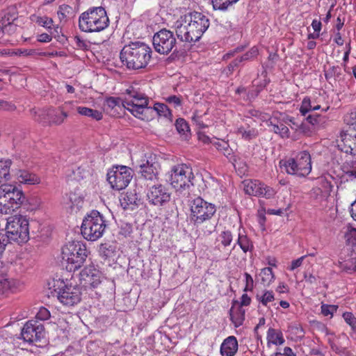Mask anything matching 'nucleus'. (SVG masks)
Returning <instances> with one entry per match:
<instances>
[{
  "instance_id": "nucleus-1",
  "label": "nucleus",
  "mask_w": 356,
  "mask_h": 356,
  "mask_svg": "<svg viewBox=\"0 0 356 356\" xmlns=\"http://www.w3.org/2000/svg\"><path fill=\"white\" fill-rule=\"evenodd\" d=\"M190 221L204 236H209L216 229L218 219L216 204L197 197L190 201Z\"/></svg>"
},
{
  "instance_id": "nucleus-2",
  "label": "nucleus",
  "mask_w": 356,
  "mask_h": 356,
  "mask_svg": "<svg viewBox=\"0 0 356 356\" xmlns=\"http://www.w3.org/2000/svg\"><path fill=\"white\" fill-rule=\"evenodd\" d=\"M209 19L198 12L181 16L175 23L176 35L181 41L195 42L198 41L209 27Z\"/></svg>"
},
{
  "instance_id": "nucleus-3",
  "label": "nucleus",
  "mask_w": 356,
  "mask_h": 356,
  "mask_svg": "<svg viewBox=\"0 0 356 356\" xmlns=\"http://www.w3.org/2000/svg\"><path fill=\"white\" fill-rule=\"evenodd\" d=\"M152 49L142 42H130L120 51L122 63L129 70H140L146 67L152 58Z\"/></svg>"
},
{
  "instance_id": "nucleus-4",
  "label": "nucleus",
  "mask_w": 356,
  "mask_h": 356,
  "mask_svg": "<svg viewBox=\"0 0 356 356\" xmlns=\"http://www.w3.org/2000/svg\"><path fill=\"white\" fill-rule=\"evenodd\" d=\"M109 25L106 10L102 7H91L79 17V28L86 33L100 32Z\"/></svg>"
},
{
  "instance_id": "nucleus-5",
  "label": "nucleus",
  "mask_w": 356,
  "mask_h": 356,
  "mask_svg": "<svg viewBox=\"0 0 356 356\" xmlns=\"http://www.w3.org/2000/svg\"><path fill=\"white\" fill-rule=\"evenodd\" d=\"M125 93L129 97L125 99L124 108L136 118L149 121L150 118L148 113L152 112L153 110L152 107L147 106L149 100L147 96L144 93L138 91L134 86L127 88Z\"/></svg>"
},
{
  "instance_id": "nucleus-6",
  "label": "nucleus",
  "mask_w": 356,
  "mask_h": 356,
  "mask_svg": "<svg viewBox=\"0 0 356 356\" xmlns=\"http://www.w3.org/2000/svg\"><path fill=\"white\" fill-rule=\"evenodd\" d=\"M87 256L86 247L82 242H68L62 248L63 266L67 271H75L83 264Z\"/></svg>"
},
{
  "instance_id": "nucleus-7",
  "label": "nucleus",
  "mask_w": 356,
  "mask_h": 356,
  "mask_svg": "<svg viewBox=\"0 0 356 356\" xmlns=\"http://www.w3.org/2000/svg\"><path fill=\"white\" fill-rule=\"evenodd\" d=\"M106 227V220L102 214L97 210H92L83 218L81 231L83 238L88 241H95L100 238Z\"/></svg>"
},
{
  "instance_id": "nucleus-8",
  "label": "nucleus",
  "mask_w": 356,
  "mask_h": 356,
  "mask_svg": "<svg viewBox=\"0 0 356 356\" xmlns=\"http://www.w3.org/2000/svg\"><path fill=\"white\" fill-rule=\"evenodd\" d=\"M280 166L289 175L305 177L312 170L310 154L307 151H302L295 157L282 159Z\"/></svg>"
},
{
  "instance_id": "nucleus-9",
  "label": "nucleus",
  "mask_w": 356,
  "mask_h": 356,
  "mask_svg": "<svg viewBox=\"0 0 356 356\" xmlns=\"http://www.w3.org/2000/svg\"><path fill=\"white\" fill-rule=\"evenodd\" d=\"M5 229L7 241L21 243H26L29 239V222L25 216L10 217Z\"/></svg>"
},
{
  "instance_id": "nucleus-10",
  "label": "nucleus",
  "mask_w": 356,
  "mask_h": 356,
  "mask_svg": "<svg viewBox=\"0 0 356 356\" xmlns=\"http://www.w3.org/2000/svg\"><path fill=\"white\" fill-rule=\"evenodd\" d=\"M26 201L22 190L15 185L2 184L0 186V211L7 213V209L15 210Z\"/></svg>"
},
{
  "instance_id": "nucleus-11",
  "label": "nucleus",
  "mask_w": 356,
  "mask_h": 356,
  "mask_svg": "<svg viewBox=\"0 0 356 356\" xmlns=\"http://www.w3.org/2000/svg\"><path fill=\"white\" fill-rule=\"evenodd\" d=\"M167 181L177 191L185 190L193 185L194 175L190 166L179 163L171 167L167 172Z\"/></svg>"
},
{
  "instance_id": "nucleus-12",
  "label": "nucleus",
  "mask_w": 356,
  "mask_h": 356,
  "mask_svg": "<svg viewBox=\"0 0 356 356\" xmlns=\"http://www.w3.org/2000/svg\"><path fill=\"white\" fill-rule=\"evenodd\" d=\"M132 177V170L125 165L113 167L107 173V181L112 188L118 191L125 188Z\"/></svg>"
},
{
  "instance_id": "nucleus-13",
  "label": "nucleus",
  "mask_w": 356,
  "mask_h": 356,
  "mask_svg": "<svg viewBox=\"0 0 356 356\" xmlns=\"http://www.w3.org/2000/svg\"><path fill=\"white\" fill-rule=\"evenodd\" d=\"M154 48L160 54H168L176 51L177 40L173 32L163 29L154 33L152 39Z\"/></svg>"
},
{
  "instance_id": "nucleus-14",
  "label": "nucleus",
  "mask_w": 356,
  "mask_h": 356,
  "mask_svg": "<svg viewBox=\"0 0 356 356\" xmlns=\"http://www.w3.org/2000/svg\"><path fill=\"white\" fill-rule=\"evenodd\" d=\"M137 163L138 172L144 179L150 181L157 179L159 164L156 161L155 155L145 154Z\"/></svg>"
},
{
  "instance_id": "nucleus-15",
  "label": "nucleus",
  "mask_w": 356,
  "mask_h": 356,
  "mask_svg": "<svg viewBox=\"0 0 356 356\" xmlns=\"http://www.w3.org/2000/svg\"><path fill=\"white\" fill-rule=\"evenodd\" d=\"M245 194L267 199L275 195V191L257 179H246L242 182Z\"/></svg>"
},
{
  "instance_id": "nucleus-16",
  "label": "nucleus",
  "mask_w": 356,
  "mask_h": 356,
  "mask_svg": "<svg viewBox=\"0 0 356 356\" xmlns=\"http://www.w3.org/2000/svg\"><path fill=\"white\" fill-rule=\"evenodd\" d=\"M55 289L58 300L66 306H74L81 301V292L76 285L65 284L62 287Z\"/></svg>"
},
{
  "instance_id": "nucleus-17",
  "label": "nucleus",
  "mask_w": 356,
  "mask_h": 356,
  "mask_svg": "<svg viewBox=\"0 0 356 356\" xmlns=\"http://www.w3.org/2000/svg\"><path fill=\"white\" fill-rule=\"evenodd\" d=\"M44 337V326L37 320L27 321L21 331V338L28 343L40 341Z\"/></svg>"
},
{
  "instance_id": "nucleus-18",
  "label": "nucleus",
  "mask_w": 356,
  "mask_h": 356,
  "mask_svg": "<svg viewBox=\"0 0 356 356\" xmlns=\"http://www.w3.org/2000/svg\"><path fill=\"white\" fill-rule=\"evenodd\" d=\"M104 276L94 266H86L79 273L80 284L85 289L97 287L102 282Z\"/></svg>"
},
{
  "instance_id": "nucleus-19",
  "label": "nucleus",
  "mask_w": 356,
  "mask_h": 356,
  "mask_svg": "<svg viewBox=\"0 0 356 356\" xmlns=\"http://www.w3.org/2000/svg\"><path fill=\"white\" fill-rule=\"evenodd\" d=\"M147 197L150 204L161 207L170 202L171 195L168 189L159 184L149 188Z\"/></svg>"
},
{
  "instance_id": "nucleus-20",
  "label": "nucleus",
  "mask_w": 356,
  "mask_h": 356,
  "mask_svg": "<svg viewBox=\"0 0 356 356\" xmlns=\"http://www.w3.org/2000/svg\"><path fill=\"white\" fill-rule=\"evenodd\" d=\"M338 146L341 151L356 155V131L355 127H350L347 130L341 131L340 143Z\"/></svg>"
},
{
  "instance_id": "nucleus-21",
  "label": "nucleus",
  "mask_w": 356,
  "mask_h": 356,
  "mask_svg": "<svg viewBox=\"0 0 356 356\" xmlns=\"http://www.w3.org/2000/svg\"><path fill=\"white\" fill-rule=\"evenodd\" d=\"M233 241V235L231 231L224 230L221 232L216 239L215 250H218L223 254L222 257L228 259L231 251H227L229 247Z\"/></svg>"
},
{
  "instance_id": "nucleus-22",
  "label": "nucleus",
  "mask_w": 356,
  "mask_h": 356,
  "mask_svg": "<svg viewBox=\"0 0 356 356\" xmlns=\"http://www.w3.org/2000/svg\"><path fill=\"white\" fill-rule=\"evenodd\" d=\"M238 348V341L234 336L227 337L220 346L222 356H234Z\"/></svg>"
},
{
  "instance_id": "nucleus-23",
  "label": "nucleus",
  "mask_w": 356,
  "mask_h": 356,
  "mask_svg": "<svg viewBox=\"0 0 356 356\" xmlns=\"http://www.w3.org/2000/svg\"><path fill=\"white\" fill-rule=\"evenodd\" d=\"M341 338H343L346 340H348V337L346 334H341L338 337H329L327 342L333 352L339 355L340 356H351L350 353L346 347H343L339 344L338 341Z\"/></svg>"
},
{
  "instance_id": "nucleus-24",
  "label": "nucleus",
  "mask_w": 356,
  "mask_h": 356,
  "mask_svg": "<svg viewBox=\"0 0 356 356\" xmlns=\"http://www.w3.org/2000/svg\"><path fill=\"white\" fill-rule=\"evenodd\" d=\"M245 310L241 306L233 305L229 310L230 319L236 327L243 325L245 321Z\"/></svg>"
},
{
  "instance_id": "nucleus-25",
  "label": "nucleus",
  "mask_w": 356,
  "mask_h": 356,
  "mask_svg": "<svg viewBox=\"0 0 356 356\" xmlns=\"http://www.w3.org/2000/svg\"><path fill=\"white\" fill-rule=\"evenodd\" d=\"M18 182L24 184L34 185L40 182V179L35 174L20 170L16 175Z\"/></svg>"
},
{
  "instance_id": "nucleus-26",
  "label": "nucleus",
  "mask_w": 356,
  "mask_h": 356,
  "mask_svg": "<svg viewBox=\"0 0 356 356\" xmlns=\"http://www.w3.org/2000/svg\"><path fill=\"white\" fill-rule=\"evenodd\" d=\"M267 344L269 346L270 343L275 345H282L285 340L283 337L282 332L273 328H269L267 332Z\"/></svg>"
},
{
  "instance_id": "nucleus-27",
  "label": "nucleus",
  "mask_w": 356,
  "mask_h": 356,
  "mask_svg": "<svg viewBox=\"0 0 356 356\" xmlns=\"http://www.w3.org/2000/svg\"><path fill=\"white\" fill-rule=\"evenodd\" d=\"M14 19L11 15H4L3 17L0 16V32L8 34L15 32L16 26L12 23Z\"/></svg>"
},
{
  "instance_id": "nucleus-28",
  "label": "nucleus",
  "mask_w": 356,
  "mask_h": 356,
  "mask_svg": "<svg viewBox=\"0 0 356 356\" xmlns=\"http://www.w3.org/2000/svg\"><path fill=\"white\" fill-rule=\"evenodd\" d=\"M213 145L220 152L223 153V154L235 165L236 162V159L235 156L232 155V150L229 148V146L227 143L223 140H218L213 142Z\"/></svg>"
},
{
  "instance_id": "nucleus-29",
  "label": "nucleus",
  "mask_w": 356,
  "mask_h": 356,
  "mask_svg": "<svg viewBox=\"0 0 356 356\" xmlns=\"http://www.w3.org/2000/svg\"><path fill=\"white\" fill-rule=\"evenodd\" d=\"M236 243L239 245L241 249L244 253L252 252L254 249V245L252 241L248 237L246 234L239 232Z\"/></svg>"
},
{
  "instance_id": "nucleus-30",
  "label": "nucleus",
  "mask_w": 356,
  "mask_h": 356,
  "mask_svg": "<svg viewBox=\"0 0 356 356\" xmlns=\"http://www.w3.org/2000/svg\"><path fill=\"white\" fill-rule=\"evenodd\" d=\"M12 161L9 159L0 160V182L10 178V166Z\"/></svg>"
},
{
  "instance_id": "nucleus-31",
  "label": "nucleus",
  "mask_w": 356,
  "mask_h": 356,
  "mask_svg": "<svg viewBox=\"0 0 356 356\" xmlns=\"http://www.w3.org/2000/svg\"><path fill=\"white\" fill-rule=\"evenodd\" d=\"M152 109L153 111L148 113L150 120L153 118L154 113L165 118L170 117L172 115L171 111L168 108V106L163 103H156L154 105V107H152Z\"/></svg>"
},
{
  "instance_id": "nucleus-32",
  "label": "nucleus",
  "mask_w": 356,
  "mask_h": 356,
  "mask_svg": "<svg viewBox=\"0 0 356 356\" xmlns=\"http://www.w3.org/2000/svg\"><path fill=\"white\" fill-rule=\"evenodd\" d=\"M76 111L80 115L89 117L97 121L102 120L103 117L102 112L85 106H78Z\"/></svg>"
},
{
  "instance_id": "nucleus-33",
  "label": "nucleus",
  "mask_w": 356,
  "mask_h": 356,
  "mask_svg": "<svg viewBox=\"0 0 356 356\" xmlns=\"http://www.w3.org/2000/svg\"><path fill=\"white\" fill-rule=\"evenodd\" d=\"M11 287V281L7 275L5 267L0 268V295L3 294Z\"/></svg>"
},
{
  "instance_id": "nucleus-34",
  "label": "nucleus",
  "mask_w": 356,
  "mask_h": 356,
  "mask_svg": "<svg viewBox=\"0 0 356 356\" xmlns=\"http://www.w3.org/2000/svg\"><path fill=\"white\" fill-rule=\"evenodd\" d=\"M239 0H211L214 10L220 11H227Z\"/></svg>"
},
{
  "instance_id": "nucleus-35",
  "label": "nucleus",
  "mask_w": 356,
  "mask_h": 356,
  "mask_svg": "<svg viewBox=\"0 0 356 356\" xmlns=\"http://www.w3.org/2000/svg\"><path fill=\"white\" fill-rule=\"evenodd\" d=\"M30 19L32 22H35L47 30L52 29L54 21L51 18L47 16L41 17L36 15H31Z\"/></svg>"
},
{
  "instance_id": "nucleus-36",
  "label": "nucleus",
  "mask_w": 356,
  "mask_h": 356,
  "mask_svg": "<svg viewBox=\"0 0 356 356\" xmlns=\"http://www.w3.org/2000/svg\"><path fill=\"white\" fill-rule=\"evenodd\" d=\"M236 133L245 140H250L255 138L258 135L257 130L254 128H250V127H240L238 128Z\"/></svg>"
},
{
  "instance_id": "nucleus-37",
  "label": "nucleus",
  "mask_w": 356,
  "mask_h": 356,
  "mask_svg": "<svg viewBox=\"0 0 356 356\" xmlns=\"http://www.w3.org/2000/svg\"><path fill=\"white\" fill-rule=\"evenodd\" d=\"M270 124L273 127L272 131L275 134H278L283 138H289L290 131L286 126L287 124H284V122L282 121L279 122L277 124H274L273 122H270Z\"/></svg>"
},
{
  "instance_id": "nucleus-38",
  "label": "nucleus",
  "mask_w": 356,
  "mask_h": 356,
  "mask_svg": "<svg viewBox=\"0 0 356 356\" xmlns=\"http://www.w3.org/2000/svg\"><path fill=\"white\" fill-rule=\"evenodd\" d=\"M261 284L265 286H268L275 280V276L272 268L270 267L264 268L259 273Z\"/></svg>"
},
{
  "instance_id": "nucleus-39",
  "label": "nucleus",
  "mask_w": 356,
  "mask_h": 356,
  "mask_svg": "<svg viewBox=\"0 0 356 356\" xmlns=\"http://www.w3.org/2000/svg\"><path fill=\"white\" fill-rule=\"evenodd\" d=\"M335 265L337 266L341 271L350 273L353 271H356V258L345 261H338Z\"/></svg>"
},
{
  "instance_id": "nucleus-40",
  "label": "nucleus",
  "mask_w": 356,
  "mask_h": 356,
  "mask_svg": "<svg viewBox=\"0 0 356 356\" xmlns=\"http://www.w3.org/2000/svg\"><path fill=\"white\" fill-rule=\"evenodd\" d=\"M343 318L345 322L351 327L352 332L350 333V337L356 339V317L351 312H344Z\"/></svg>"
},
{
  "instance_id": "nucleus-41",
  "label": "nucleus",
  "mask_w": 356,
  "mask_h": 356,
  "mask_svg": "<svg viewBox=\"0 0 356 356\" xmlns=\"http://www.w3.org/2000/svg\"><path fill=\"white\" fill-rule=\"evenodd\" d=\"M320 108V105H312L310 99L309 97H305L302 102L300 112L302 115H305L309 111H317Z\"/></svg>"
},
{
  "instance_id": "nucleus-42",
  "label": "nucleus",
  "mask_w": 356,
  "mask_h": 356,
  "mask_svg": "<svg viewBox=\"0 0 356 356\" xmlns=\"http://www.w3.org/2000/svg\"><path fill=\"white\" fill-rule=\"evenodd\" d=\"M257 300L264 306H267L269 302L275 300L274 293L272 291H264L261 293H257Z\"/></svg>"
},
{
  "instance_id": "nucleus-43",
  "label": "nucleus",
  "mask_w": 356,
  "mask_h": 356,
  "mask_svg": "<svg viewBox=\"0 0 356 356\" xmlns=\"http://www.w3.org/2000/svg\"><path fill=\"white\" fill-rule=\"evenodd\" d=\"M89 175L88 170H86L84 168L77 167L76 169H72V172L67 175V176L71 179L76 181H81Z\"/></svg>"
},
{
  "instance_id": "nucleus-44",
  "label": "nucleus",
  "mask_w": 356,
  "mask_h": 356,
  "mask_svg": "<svg viewBox=\"0 0 356 356\" xmlns=\"http://www.w3.org/2000/svg\"><path fill=\"white\" fill-rule=\"evenodd\" d=\"M69 200L71 203V208L76 210H79L83 204V197L76 193H70L69 195Z\"/></svg>"
},
{
  "instance_id": "nucleus-45",
  "label": "nucleus",
  "mask_w": 356,
  "mask_h": 356,
  "mask_svg": "<svg viewBox=\"0 0 356 356\" xmlns=\"http://www.w3.org/2000/svg\"><path fill=\"white\" fill-rule=\"evenodd\" d=\"M282 122L284 124L289 126L292 129L298 130V129H303L305 127V122H302L301 124L296 122L295 118L289 115L283 116L282 119Z\"/></svg>"
},
{
  "instance_id": "nucleus-46",
  "label": "nucleus",
  "mask_w": 356,
  "mask_h": 356,
  "mask_svg": "<svg viewBox=\"0 0 356 356\" xmlns=\"http://www.w3.org/2000/svg\"><path fill=\"white\" fill-rule=\"evenodd\" d=\"M175 127L180 134L186 135L190 131V128L184 118H178L175 122Z\"/></svg>"
},
{
  "instance_id": "nucleus-47",
  "label": "nucleus",
  "mask_w": 356,
  "mask_h": 356,
  "mask_svg": "<svg viewBox=\"0 0 356 356\" xmlns=\"http://www.w3.org/2000/svg\"><path fill=\"white\" fill-rule=\"evenodd\" d=\"M124 104H125V99L122 100L119 97H110L106 99V104L111 108H115L116 107L124 108Z\"/></svg>"
},
{
  "instance_id": "nucleus-48",
  "label": "nucleus",
  "mask_w": 356,
  "mask_h": 356,
  "mask_svg": "<svg viewBox=\"0 0 356 356\" xmlns=\"http://www.w3.org/2000/svg\"><path fill=\"white\" fill-rule=\"evenodd\" d=\"M67 113L65 111L55 112L52 116L50 117V120L52 124L59 125L62 124L67 118Z\"/></svg>"
},
{
  "instance_id": "nucleus-49",
  "label": "nucleus",
  "mask_w": 356,
  "mask_h": 356,
  "mask_svg": "<svg viewBox=\"0 0 356 356\" xmlns=\"http://www.w3.org/2000/svg\"><path fill=\"white\" fill-rule=\"evenodd\" d=\"M338 306L323 304L321 305V313L325 316L332 317L333 314L337 312Z\"/></svg>"
},
{
  "instance_id": "nucleus-50",
  "label": "nucleus",
  "mask_w": 356,
  "mask_h": 356,
  "mask_svg": "<svg viewBox=\"0 0 356 356\" xmlns=\"http://www.w3.org/2000/svg\"><path fill=\"white\" fill-rule=\"evenodd\" d=\"M123 200L124 201V203L126 204V205L124 206V209L125 208L133 209L132 206L136 205V202L138 200V198H137L136 194L130 193H127L123 197Z\"/></svg>"
},
{
  "instance_id": "nucleus-51",
  "label": "nucleus",
  "mask_w": 356,
  "mask_h": 356,
  "mask_svg": "<svg viewBox=\"0 0 356 356\" xmlns=\"http://www.w3.org/2000/svg\"><path fill=\"white\" fill-rule=\"evenodd\" d=\"M258 54V49L255 47H252L248 52L238 58L241 63L250 60L254 58Z\"/></svg>"
},
{
  "instance_id": "nucleus-52",
  "label": "nucleus",
  "mask_w": 356,
  "mask_h": 356,
  "mask_svg": "<svg viewBox=\"0 0 356 356\" xmlns=\"http://www.w3.org/2000/svg\"><path fill=\"white\" fill-rule=\"evenodd\" d=\"M167 103L172 105L175 108H177L182 104V98L181 96L170 95L165 98Z\"/></svg>"
},
{
  "instance_id": "nucleus-53",
  "label": "nucleus",
  "mask_w": 356,
  "mask_h": 356,
  "mask_svg": "<svg viewBox=\"0 0 356 356\" xmlns=\"http://www.w3.org/2000/svg\"><path fill=\"white\" fill-rule=\"evenodd\" d=\"M50 317L49 311L45 307H40L35 315V318L40 321H45L49 319Z\"/></svg>"
},
{
  "instance_id": "nucleus-54",
  "label": "nucleus",
  "mask_w": 356,
  "mask_h": 356,
  "mask_svg": "<svg viewBox=\"0 0 356 356\" xmlns=\"http://www.w3.org/2000/svg\"><path fill=\"white\" fill-rule=\"evenodd\" d=\"M74 42L76 47L79 49H87L89 48V43L79 36H75L74 38Z\"/></svg>"
},
{
  "instance_id": "nucleus-55",
  "label": "nucleus",
  "mask_w": 356,
  "mask_h": 356,
  "mask_svg": "<svg viewBox=\"0 0 356 356\" xmlns=\"http://www.w3.org/2000/svg\"><path fill=\"white\" fill-rule=\"evenodd\" d=\"M340 67H332L329 68L327 71H325V76L327 80L331 79L335 75H339L340 74Z\"/></svg>"
},
{
  "instance_id": "nucleus-56",
  "label": "nucleus",
  "mask_w": 356,
  "mask_h": 356,
  "mask_svg": "<svg viewBox=\"0 0 356 356\" xmlns=\"http://www.w3.org/2000/svg\"><path fill=\"white\" fill-rule=\"evenodd\" d=\"M71 7L68 5H61L59 6V9L57 12V14L60 19H64L67 17V14H68L71 10Z\"/></svg>"
},
{
  "instance_id": "nucleus-57",
  "label": "nucleus",
  "mask_w": 356,
  "mask_h": 356,
  "mask_svg": "<svg viewBox=\"0 0 356 356\" xmlns=\"http://www.w3.org/2000/svg\"><path fill=\"white\" fill-rule=\"evenodd\" d=\"M244 276L245 277V287L244 291H252L254 286V280L252 277L248 273H245Z\"/></svg>"
},
{
  "instance_id": "nucleus-58",
  "label": "nucleus",
  "mask_w": 356,
  "mask_h": 356,
  "mask_svg": "<svg viewBox=\"0 0 356 356\" xmlns=\"http://www.w3.org/2000/svg\"><path fill=\"white\" fill-rule=\"evenodd\" d=\"M306 257L307 255H304L297 259L293 260L291 261V266L288 267V269L289 270H294L297 268L300 267L302 264V262Z\"/></svg>"
},
{
  "instance_id": "nucleus-59",
  "label": "nucleus",
  "mask_w": 356,
  "mask_h": 356,
  "mask_svg": "<svg viewBox=\"0 0 356 356\" xmlns=\"http://www.w3.org/2000/svg\"><path fill=\"white\" fill-rule=\"evenodd\" d=\"M251 298L248 296V294L244 293L242 295L241 298V302H235L233 305H236V306H248L250 304Z\"/></svg>"
},
{
  "instance_id": "nucleus-60",
  "label": "nucleus",
  "mask_w": 356,
  "mask_h": 356,
  "mask_svg": "<svg viewBox=\"0 0 356 356\" xmlns=\"http://www.w3.org/2000/svg\"><path fill=\"white\" fill-rule=\"evenodd\" d=\"M192 120L200 129H204L207 127V125L204 123V122L202 120V116L199 115L197 113H195L193 115Z\"/></svg>"
},
{
  "instance_id": "nucleus-61",
  "label": "nucleus",
  "mask_w": 356,
  "mask_h": 356,
  "mask_svg": "<svg viewBox=\"0 0 356 356\" xmlns=\"http://www.w3.org/2000/svg\"><path fill=\"white\" fill-rule=\"evenodd\" d=\"M52 40L51 34L42 33L38 35V41L40 42H49Z\"/></svg>"
},
{
  "instance_id": "nucleus-62",
  "label": "nucleus",
  "mask_w": 356,
  "mask_h": 356,
  "mask_svg": "<svg viewBox=\"0 0 356 356\" xmlns=\"http://www.w3.org/2000/svg\"><path fill=\"white\" fill-rule=\"evenodd\" d=\"M307 122H308L309 124L314 125L319 122V115H309L306 118Z\"/></svg>"
},
{
  "instance_id": "nucleus-63",
  "label": "nucleus",
  "mask_w": 356,
  "mask_h": 356,
  "mask_svg": "<svg viewBox=\"0 0 356 356\" xmlns=\"http://www.w3.org/2000/svg\"><path fill=\"white\" fill-rule=\"evenodd\" d=\"M15 108V106L8 102L0 100V109L11 111Z\"/></svg>"
},
{
  "instance_id": "nucleus-64",
  "label": "nucleus",
  "mask_w": 356,
  "mask_h": 356,
  "mask_svg": "<svg viewBox=\"0 0 356 356\" xmlns=\"http://www.w3.org/2000/svg\"><path fill=\"white\" fill-rule=\"evenodd\" d=\"M345 177L346 180H353L356 178V168L345 172Z\"/></svg>"
}]
</instances>
